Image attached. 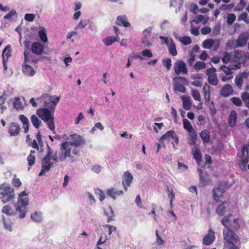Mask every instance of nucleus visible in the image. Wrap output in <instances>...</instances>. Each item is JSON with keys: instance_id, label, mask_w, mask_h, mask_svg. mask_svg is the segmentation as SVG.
Returning a JSON list of instances; mask_svg holds the SVG:
<instances>
[{"instance_id": "obj_1", "label": "nucleus", "mask_w": 249, "mask_h": 249, "mask_svg": "<svg viewBox=\"0 0 249 249\" xmlns=\"http://www.w3.org/2000/svg\"><path fill=\"white\" fill-rule=\"evenodd\" d=\"M71 153L75 156L79 155V150L76 148H72L71 143L66 141L60 144V152L58 156L57 151L52 149L48 145H47V153L42 160V169L39 174L41 176L49 171L53 165L58 160L61 162L65 161L67 158H69L71 162H73L76 160L73 158Z\"/></svg>"}, {"instance_id": "obj_2", "label": "nucleus", "mask_w": 249, "mask_h": 249, "mask_svg": "<svg viewBox=\"0 0 249 249\" xmlns=\"http://www.w3.org/2000/svg\"><path fill=\"white\" fill-rule=\"evenodd\" d=\"M239 219L235 218L232 214L225 216L221 220L225 227L223 236L225 241L224 249H239L238 237L231 229L236 230L239 228Z\"/></svg>"}, {"instance_id": "obj_3", "label": "nucleus", "mask_w": 249, "mask_h": 249, "mask_svg": "<svg viewBox=\"0 0 249 249\" xmlns=\"http://www.w3.org/2000/svg\"><path fill=\"white\" fill-rule=\"evenodd\" d=\"M29 204V199L25 191H22L18 196L17 203L14 205L15 211L9 205H4L1 213L9 216L15 215L20 219H23L28 212L27 206Z\"/></svg>"}, {"instance_id": "obj_4", "label": "nucleus", "mask_w": 249, "mask_h": 249, "mask_svg": "<svg viewBox=\"0 0 249 249\" xmlns=\"http://www.w3.org/2000/svg\"><path fill=\"white\" fill-rule=\"evenodd\" d=\"M36 114L39 118L47 123L48 128L54 133L55 126L53 111L51 112L48 108H40L37 110Z\"/></svg>"}, {"instance_id": "obj_5", "label": "nucleus", "mask_w": 249, "mask_h": 249, "mask_svg": "<svg viewBox=\"0 0 249 249\" xmlns=\"http://www.w3.org/2000/svg\"><path fill=\"white\" fill-rule=\"evenodd\" d=\"M15 197L14 189L8 183L0 185V199L3 204L13 200Z\"/></svg>"}, {"instance_id": "obj_6", "label": "nucleus", "mask_w": 249, "mask_h": 249, "mask_svg": "<svg viewBox=\"0 0 249 249\" xmlns=\"http://www.w3.org/2000/svg\"><path fill=\"white\" fill-rule=\"evenodd\" d=\"M240 68L241 64L240 63L231 64L229 66H226L225 65L221 66L219 68V70L222 71L225 74V75H222V74H221L220 77L222 81L226 82L231 79L233 78V76L232 75V71L236 70Z\"/></svg>"}, {"instance_id": "obj_7", "label": "nucleus", "mask_w": 249, "mask_h": 249, "mask_svg": "<svg viewBox=\"0 0 249 249\" xmlns=\"http://www.w3.org/2000/svg\"><path fill=\"white\" fill-rule=\"evenodd\" d=\"M25 60L22 65L23 73L26 76L32 77L35 74V71L33 68L30 65L31 63H34V60L32 58L31 56L27 51L24 53Z\"/></svg>"}, {"instance_id": "obj_8", "label": "nucleus", "mask_w": 249, "mask_h": 249, "mask_svg": "<svg viewBox=\"0 0 249 249\" xmlns=\"http://www.w3.org/2000/svg\"><path fill=\"white\" fill-rule=\"evenodd\" d=\"M60 99V97L59 96H50L48 94H45L43 95L40 98H37L36 100H43L44 101V106L46 107V108H49L53 111Z\"/></svg>"}, {"instance_id": "obj_9", "label": "nucleus", "mask_w": 249, "mask_h": 249, "mask_svg": "<svg viewBox=\"0 0 249 249\" xmlns=\"http://www.w3.org/2000/svg\"><path fill=\"white\" fill-rule=\"evenodd\" d=\"M63 138L66 140L67 142L71 143V147L74 146L77 147L85 143L84 138L77 134H71L69 136L65 135Z\"/></svg>"}, {"instance_id": "obj_10", "label": "nucleus", "mask_w": 249, "mask_h": 249, "mask_svg": "<svg viewBox=\"0 0 249 249\" xmlns=\"http://www.w3.org/2000/svg\"><path fill=\"white\" fill-rule=\"evenodd\" d=\"M152 28L150 27L144 30L142 33L141 42L142 44L146 47H149L152 45L151 39V32Z\"/></svg>"}, {"instance_id": "obj_11", "label": "nucleus", "mask_w": 249, "mask_h": 249, "mask_svg": "<svg viewBox=\"0 0 249 249\" xmlns=\"http://www.w3.org/2000/svg\"><path fill=\"white\" fill-rule=\"evenodd\" d=\"M233 62L241 63H246L249 60V54L240 51H235L232 57Z\"/></svg>"}, {"instance_id": "obj_12", "label": "nucleus", "mask_w": 249, "mask_h": 249, "mask_svg": "<svg viewBox=\"0 0 249 249\" xmlns=\"http://www.w3.org/2000/svg\"><path fill=\"white\" fill-rule=\"evenodd\" d=\"M215 72L216 69L213 67L208 69L206 71L208 82L213 86H216L218 84V79Z\"/></svg>"}, {"instance_id": "obj_13", "label": "nucleus", "mask_w": 249, "mask_h": 249, "mask_svg": "<svg viewBox=\"0 0 249 249\" xmlns=\"http://www.w3.org/2000/svg\"><path fill=\"white\" fill-rule=\"evenodd\" d=\"M241 161L239 163V166L242 170L246 169V165L249 161V151L248 148L246 146H243L241 150Z\"/></svg>"}, {"instance_id": "obj_14", "label": "nucleus", "mask_w": 249, "mask_h": 249, "mask_svg": "<svg viewBox=\"0 0 249 249\" xmlns=\"http://www.w3.org/2000/svg\"><path fill=\"white\" fill-rule=\"evenodd\" d=\"M133 180V177L128 171L124 172L122 177V184L125 191H127L128 187L130 186Z\"/></svg>"}, {"instance_id": "obj_15", "label": "nucleus", "mask_w": 249, "mask_h": 249, "mask_svg": "<svg viewBox=\"0 0 249 249\" xmlns=\"http://www.w3.org/2000/svg\"><path fill=\"white\" fill-rule=\"evenodd\" d=\"M249 39V33L248 32L241 34L236 40L235 47H242L245 46L246 45Z\"/></svg>"}, {"instance_id": "obj_16", "label": "nucleus", "mask_w": 249, "mask_h": 249, "mask_svg": "<svg viewBox=\"0 0 249 249\" xmlns=\"http://www.w3.org/2000/svg\"><path fill=\"white\" fill-rule=\"evenodd\" d=\"M174 70L176 74H179L180 73L187 74L188 71L184 62L182 61H177L174 65Z\"/></svg>"}, {"instance_id": "obj_17", "label": "nucleus", "mask_w": 249, "mask_h": 249, "mask_svg": "<svg viewBox=\"0 0 249 249\" xmlns=\"http://www.w3.org/2000/svg\"><path fill=\"white\" fill-rule=\"evenodd\" d=\"M20 131V127L17 123H12L9 125L8 131L11 136H17Z\"/></svg>"}, {"instance_id": "obj_18", "label": "nucleus", "mask_w": 249, "mask_h": 249, "mask_svg": "<svg viewBox=\"0 0 249 249\" xmlns=\"http://www.w3.org/2000/svg\"><path fill=\"white\" fill-rule=\"evenodd\" d=\"M214 239V232L212 229H210L208 233L203 237V244L206 246L210 245L213 242Z\"/></svg>"}, {"instance_id": "obj_19", "label": "nucleus", "mask_w": 249, "mask_h": 249, "mask_svg": "<svg viewBox=\"0 0 249 249\" xmlns=\"http://www.w3.org/2000/svg\"><path fill=\"white\" fill-rule=\"evenodd\" d=\"M229 204L227 202H224L217 207L216 213L218 215L223 216L229 211Z\"/></svg>"}, {"instance_id": "obj_20", "label": "nucleus", "mask_w": 249, "mask_h": 249, "mask_svg": "<svg viewBox=\"0 0 249 249\" xmlns=\"http://www.w3.org/2000/svg\"><path fill=\"white\" fill-rule=\"evenodd\" d=\"M225 191L222 186L219 185L218 187L213 189V198L215 201H218L222 198Z\"/></svg>"}, {"instance_id": "obj_21", "label": "nucleus", "mask_w": 249, "mask_h": 249, "mask_svg": "<svg viewBox=\"0 0 249 249\" xmlns=\"http://www.w3.org/2000/svg\"><path fill=\"white\" fill-rule=\"evenodd\" d=\"M107 195L115 200L118 196L123 195L124 192L122 190H117L115 188H109L107 191Z\"/></svg>"}, {"instance_id": "obj_22", "label": "nucleus", "mask_w": 249, "mask_h": 249, "mask_svg": "<svg viewBox=\"0 0 249 249\" xmlns=\"http://www.w3.org/2000/svg\"><path fill=\"white\" fill-rule=\"evenodd\" d=\"M115 22L118 25L123 26L124 27L130 26V23L128 21L127 18L125 15L118 16Z\"/></svg>"}, {"instance_id": "obj_23", "label": "nucleus", "mask_w": 249, "mask_h": 249, "mask_svg": "<svg viewBox=\"0 0 249 249\" xmlns=\"http://www.w3.org/2000/svg\"><path fill=\"white\" fill-rule=\"evenodd\" d=\"M153 56L152 51L150 49H145L142 50L140 54L135 56L136 59H139L142 60L146 58H151Z\"/></svg>"}, {"instance_id": "obj_24", "label": "nucleus", "mask_w": 249, "mask_h": 249, "mask_svg": "<svg viewBox=\"0 0 249 249\" xmlns=\"http://www.w3.org/2000/svg\"><path fill=\"white\" fill-rule=\"evenodd\" d=\"M43 45L38 42H34L31 47V49L33 53L40 55L43 52Z\"/></svg>"}, {"instance_id": "obj_25", "label": "nucleus", "mask_w": 249, "mask_h": 249, "mask_svg": "<svg viewBox=\"0 0 249 249\" xmlns=\"http://www.w3.org/2000/svg\"><path fill=\"white\" fill-rule=\"evenodd\" d=\"M119 38L118 36H109L103 39V42L106 46H110L116 41H119Z\"/></svg>"}, {"instance_id": "obj_26", "label": "nucleus", "mask_w": 249, "mask_h": 249, "mask_svg": "<svg viewBox=\"0 0 249 249\" xmlns=\"http://www.w3.org/2000/svg\"><path fill=\"white\" fill-rule=\"evenodd\" d=\"M232 92L233 89L231 86L229 84H227L222 88L220 91V94L223 96L227 97L231 94Z\"/></svg>"}, {"instance_id": "obj_27", "label": "nucleus", "mask_w": 249, "mask_h": 249, "mask_svg": "<svg viewBox=\"0 0 249 249\" xmlns=\"http://www.w3.org/2000/svg\"><path fill=\"white\" fill-rule=\"evenodd\" d=\"M38 35L40 40L43 43L48 42V37L47 36L46 30L44 27H40L38 32Z\"/></svg>"}, {"instance_id": "obj_28", "label": "nucleus", "mask_w": 249, "mask_h": 249, "mask_svg": "<svg viewBox=\"0 0 249 249\" xmlns=\"http://www.w3.org/2000/svg\"><path fill=\"white\" fill-rule=\"evenodd\" d=\"M181 99L183 102V108L186 110H190L192 106V102L190 97L182 95L181 96Z\"/></svg>"}, {"instance_id": "obj_29", "label": "nucleus", "mask_w": 249, "mask_h": 249, "mask_svg": "<svg viewBox=\"0 0 249 249\" xmlns=\"http://www.w3.org/2000/svg\"><path fill=\"white\" fill-rule=\"evenodd\" d=\"M104 211L105 214L107 217V222H110L114 220V214L112 208L110 206L104 209Z\"/></svg>"}, {"instance_id": "obj_30", "label": "nucleus", "mask_w": 249, "mask_h": 249, "mask_svg": "<svg viewBox=\"0 0 249 249\" xmlns=\"http://www.w3.org/2000/svg\"><path fill=\"white\" fill-rule=\"evenodd\" d=\"M191 79L193 81L191 82V84L196 87H201L202 85V79L197 75H192Z\"/></svg>"}, {"instance_id": "obj_31", "label": "nucleus", "mask_w": 249, "mask_h": 249, "mask_svg": "<svg viewBox=\"0 0 249 249\" xmlns=\"http://www.w3.org/2000/svg\"><path fill=\"white\" fill-rule=\"evenodd\" d=\"M19 119L22 123L24 133H27L29 130V121L28 119L23 115H20L19 116Z\"/></svg>"}, {"instance_id": "obj_32", "label": "nucleus", "mask_w": 249, "mask_h": 249, "mask_svg": "<svg viewBox=\"0 0 249 249\" xmlns=\"http://www.w3.org/2000/svg\"><path fill=\"white\" fill-rule=\"evenodd\" d=\"M31 219L34 222L40 223L43 220L42 213L40 212H35L31 214Z\"/></svg>"}, {"instance_id": "obj_33", "label": "nucleus", "mask_w": 249, "mask_h": 249, "mask_svg": "<svg viewBox=\"0 0 249 249\" xmlns=\"http://www.w3.org/2000/svg\"><path fill=\"white\" fill-rule=\"evenodd\" d=\"M203 92L204 96V99L206 102L209 103L210 100V86L207 84H205L203 88Z\"/></svg>"}, {"instance_id": "obj_34", "label": "nucleus", "mask_w": 249, "mask_h": 249, "mask_svg": "<svg viewBox=\"0 0 249 249\" xmlns=\"http://www.w3.org/2000/svg\"><path fill=\"white\" fill-rule=\"evenodd\" d=\"M237 121V113L235 111L232 110L231 112V113L229 118V124L231 127H233L236 123Z\"/></svg>"}, {"instance_id": "obj_35", "label": "nucleus", "mask_w": 249, "mask_h": 249, "mask_svg": "<svg viewBox=\"0 0 249 249\" xmlns=\"http://www.w3.org/2000/svg\"><path fill=\"white\" fill-rule=\"evenodd\" d=\"M192 153L194 158L195 159L197 163L199 164L202 157L200 150L197 147H195L192 149Z\"/></svg>"}, {"instance_id": "obj_36", "label": "nucleus", "mask_w": 249, "mask_h": 249, "mask_svg": "<svg viewBox=\"0 0 249 249\" xmlns=\"http://www.w3.org/2000/svg\"><path fill=\"white\" fill-rule=\"evenodd\" d=\"M198 172L200 176V182L202 185L205 186L210 184L211 183V180L209 179L207 175L206 177L203 176L201 170L198 169Z\"/></svg>"}, {"instance_id": "obj_37", "label": "nucleus", "mask_w": 249, "mask_h": 249, "mask_svg": "<svg viewBox=\"0 0 249 249\" xmlns=\"http://www.w3.org/2000/svg\"><path fill=\"white\" fill-rule=\"evenodd\" d=\"M13 106L14 108L17 110H21L24 108V106L22 103L21 99L18 97L14 99Z\"/></svg>"}, {"instance_id": "obj_38", "label": "nucleus", "mask_w": 249, "mask_h": 249, "mask_svg": "<svg viewBox=\"0 0 249 249\" xmlns=\"http://www.w3.org/2000/svg\"><path fill=\"white\" fill-rule=\"evenodd\" d=\"M11 56L10 46L8 45L3 49L2 54V60L7 61Z\"/></svg>"}, {"instance_id": "obj_39", "label": "nucleus", "mask_w": 249, "mask_h": 249, "mask_svg": "<svg viewBox=\"0 0 249 249\" xmlns=\"http://www.w3.org/2000/svg\"><path fill=\"white\" fill-rule=\"evenodd\" d=\"M2 219L4 229L9 231H12L13 229L11 222L9 220L6 219L3 215L2 216Z\"/></svg>"}, {"instance_id": "obj_40", "label": "nucleus", "mask_w": 249, "mask_h": 249, "mask_svg": "<svg viewBox=\"0 0 249 249\" xmlns=\"http://www.w3.org/2000/svg\"><path fill=\"white\" fill-rule=\"evenodd\" d=\"M172 136H175V132L172 130L168 131L161 137V138L160 140V141L161 143H162L165 140L168 141H171V137Z\"/></svg>"}, {"instance_id": "obj_41", "label": "nucleus", "mask_w": 249, "mask_h": 249, "mask_svg": "<svg viewBox=\"0 0 249 249\" xmlns=\"http://www.w3.org/2000/svg\"><path fill=\"white\" fill-rule=\"evenodd\" d=\"M200 137L204 143L208 142L210 140L209 132L207 130L202 131L200 133Z\"/></svg>"}, {"instance_id": "obj_42", "label": "nucleus", "mask_w": 249, "mask_h": 249, "mask_svg": "<svg viewBox=\"0 0 249 249\" xmlns=\"http://www.w3.org/2000/svg\"><path fill=\"white\" fill-rule=\"evenodd\" d=\"M174 90L176 92H180L181 93H184L186 92V89L185 87L180 83H179L178 82L174 81Z\"/></svg>"}, {"instance_id": "obj_43", "label": "nucleus", "mask_w": 249, "mask_h": 249, "mask_svg": "<svg viewBox=\"0 0 249 249\" xmlns=\"http://www.w3.org/2000/svg\"><path fill=\"white\" fill-rule=\"evenodd\" d=\"M189 138L188 139V143L190 145H194L196 143L197 135L195 131L189 133Z\"/></svg>"}, {"instance_id": "obj_44", "label": "nucleus", "mask_w": 249, "mask_h": 249, "mask_svg": "<svg viewBox=\"0 0 249 249\" xmlns=\"http://www.w3.org/2000/svg\"><path fill=\"white\" fill-rule=\"evenodd\" d=\"M247 4V0H240L239 2L234 7V10L235 11H241L244 9Z\"/></svg>"}, {"instance_id": "obj_45", "label": "nucleus", "mask_w": 249, "mask_h": 249, "mask_svg": "<svg viewBox=\"0 0 249 249\" xmlns=\"http://www.w3.org/2000/svg\"><path fill=\"white\" fill-rule=\"evenodd\" d=\"M31 121L33 125L36 128H38L41 123V121H40L38 117L35 115H33L31 116Z\"/></svg>"}, {"instance_id": "obj_46", "label": "nucleus", "mask_w": 249, "mask_h": 249, "mask_svg": "<svg viewBox=\"0 0 249 249\" xmlns=\"http://www.w3.org/2000/svg\"><path fill=\"white\" fill-rule=\"evenodd\" d=\"M105 232H107L108 235H111L113 231L116 230L115 226L110 225H105L103 226Z\"/></svg>"}, {"instance_id": "obj_47", "label": "nucleus", "mask_w": 249, "mask_h": 249, "mask_svg": "<svg viewBox=\"0 0 249 249\" xmlns=\"http://www.w3.org/2000/svg\"><path fill=\"white\" fill-rule=\"evenodd\" d=\"M239 21H244L246 23L249 25V18H248V14L246 12L242 13L238 17Z\"/></svg>"}, {"instance_id": "obj_48", "label": "nucleus", "mask_w": 249, "mask_h": 249, "mask_svg": "<svg viewBox=\"0 0 249 249\" xmlns=\"http://www.w3.org/2000/svg\"><path fill=\"white\" fill-rule=\"evenodd\" d=\"M183 127L188 133L195 131L193 128L190 123L187 119H183Z\"/></svg>"}, {"instance_id": "obj_49", "label": "nucleus", "mask_w": 249, "mask_h": 249, "mask_svg": "<svg viewBox=\"0 0 249 249\" xmlns=\"http://www.w3.org/2000/svg\"><path fill=\"white\" fill-rule=\"evenodd\" d=\"M222 55V60L223 63L227 64L229 62H233L232 57L231 58L230 54L228 53L225 52Z\"/></svg>"}, {"instance_id": "obj_50", "label": "nucleus", "mask_w": 249, "mask_h": 249, "mask_svg": "<svg viewBox=\"0 0 249 249\" xmlns=\"http://www.w3.org/2000/svg\"><path fill=\"white\" fill-rule=\"evenodd\" d=\"M191 94L193 98L196 101H201V96L199 92L196 89H193L191 90Z\"/></svg>"}, {"instance_id": "obj_51", "label": "nucleus", "mask_w": 249, "mask_h": 249, "mask_svg": "<svg viewBox=\"0 0 249 249\" xmlns=\"http://www.w3.org/2000/svg\"><path fill=\"white\" fill-rule=\"evenodd\" d=\"M85 196L87 197V200L89 201L90 205H92L95 203V200L93 196L89 192H86Z\"/></svg>"}, {"instance_id": "obj_52", "label": "nucleus", "mask_w": 249, "mask_h": 249, "mask_svg": "<svg viewBox=\"0 0 249 249\" xmlns=\"http://www.w3.org/2000/svg\"><path fill=\"white\" fill-rule=\"evenodd\" d=\"M88 20L87 19H82L80 20L79 22L78 23L77 26L75 27V29H84L88 24Z\"/></svg>"}, {"instance_id": "obj_53", "label": "nucleus", "mask_w": 249, "mask_h": 249, "mask_svg": "<svg viewBox=\"0 0 249 249\" xmlns=\"http://www.w3.org/2000/svg\"><path fill=\"white\" fill-rule=\"evenodd\" d=\"M179 41L181 42L182 44L185 45L190 44L192 43V39L191 37L187 36H181L179 37Z\"/></svg>"}, {"instance_id": "obj_54", "label": "nucleus", "mask_w": 249, "mask_h": 249, "mask_svg": "<svg viewBox=\"0 0 249 249\" xmlns=\"http://www.w3.org/2000/svg\"><path fill=\"white\" fill-rule=\"evenodd\" d=\"M213 39L209 38L203 42V47L204 48L210 49L212 48Z\"/></svg>"}, {"instance_id": "obj_55", "label": "nucleus", "mask_w": 249, "mask_h": 249, "mask_svg": "<svg viewBox=\"0 0 249 249\" xmlns=\"http://www.w3.org/2000/svg\"><path fill=\"white\" fill-rule=\"evenodd\" d=\"M206 68V64L204 62L201 61L197 62L195 66L194 69L196 71H198L200 70L205 69Z\"/></svg>"}, {"instance_id": "obj_56", "label": "nucleus", "mask_w": 249, "mask_h": 249, "mask_svg": "<svg viewBox=\"0 0 249 249\" xmlns=\"http://www.w3.org/2000/svg\"><path fill=\"white\" fill-rule=\"evenodd\" d=\"M220 43H221V40L219 39H213L212 49L213 51H216L218 49V48L220 46Z\"/></svg>"}, {"instance_id": "obj_57", "label": "nucleus", "mask_w": 249, "mask_h": 249, "mask_svg": "<svg viewBox=\"0 0 249 249\" xmlns=\"http://www.w3.org/2000/svg\"><path fill=\"white\" fill-rule=\"evenodd\" d=\"M236 16L234 14H229L227 16V22L229 25L232 24L236 19Z\"/></svg>"}, {"instance_id": "obj_58", "label": "nucleus", "mask_w": 249, "mask_h": 249, "mask_svg": "<svg viewBox=\"0 0 249 249\" xmlns=\"http://www.w3.org/2000/svg\"><path fill=\"white\" fill-rule=\"evenodd\" d=\"M168 48L170 53L173 56H176L177 54L176 47L175 44L174 43L170 45Z\"/></svg>"}, {"instance_id": "obj_59", "label": "nucleus", "mask_w": 249, "mask_h": 249, "mask_svg": "<svg viewBox=\"0 0 249 249\" xmlns=\"http://www.w3.org/2000/svg\"><path fill=\"white\" fill-rule=\"evenodd\" d=\"M107 239V235L105 233H103L101 234L100 238L97 243V246H100L104 244Z\"/></svg>"}, {"instance_id": "obj_60", "label": "nucleus", "mask_w": 249, "mask_h": 249, "mask_svg": "<svg viewBox=\"0 0 249 249\" xmlns=\"http://www.w3.org/2000/svg\"><path fill=\"white\" fill-rule=\"evenodd\" d=\"M14 16L17 17V13L15 10L12 9L8 14L4 16V18L5 19H10L12 17Z\"/></svg>"}, {"instance_id": "obj_61", "label": "nucleus", "mask_w": 249, "mask_h": 249, "mask_svg": "<svg viewBox=\"0 0 249 249\" xmlns=\"http://www.w3.org/2000/svg\"><path fill=\"white\" fill-rule=\"evenodd\" d=\"M160 38L163 41L162 43L166 44L168 47L173 43V40L171 38L160 36Z\"/></svg>"}, {"instance_id": "obj_62", "label": "nucleus", "mask_w": 249, "mask_h": 249, "mask_svg": "<svg viewBox=\"0 0 249 249\" xmlns=\"http://www.w3.org/2000/svg\"><path fill=\"white\" fill-rule=\"evenodd\" d=\"M243 79L239 75H237L235 78V83L238 88H241L243 85Z\"/></svg>"}, {"instance_id": "obj_63", "label": "nucleus", "mask_w": 249, "mask_h": 249, "mask_svg": "<svg viewBox=\"0 0 249 249\" xmlns=\"http://www.w3.org/2000/svg\"><path fill=\"white\" fill-rule=\"evenodd\" d=\"M204 17L201 15H199L196 17V19H195L194 20V22H195L196 23H198L199 22H203V24H206V23L208 21V18L205 19L203 20Z\"/></svg>"}, {"instance_id": "obj_64", "label": "nucleus", "mask_w": 249, "mask_h": 249, "mask_svg": "<svg viewBox=\"0 0 249 249\" xmlns=\"http://www.w3.org/2000/svg\"><path fill=\"white\" fill-rule=\"evenodd\" d=\"M242 98L246 106L249 108V93L245 92L242 94Z\"/></svg>"}]
</instances>
